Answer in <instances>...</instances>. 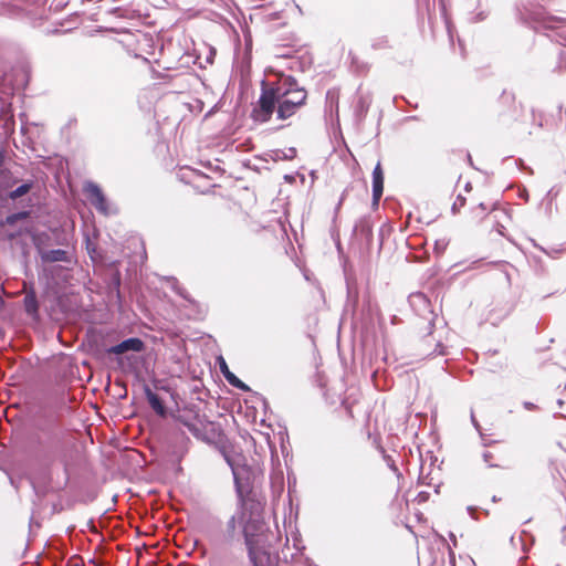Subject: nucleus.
<instances>
[{
	"mask_svg": "<svg viewBox=\"0 0 566 566\" xmlns=\"http://www.w3.org/2000/svg\"><path fill=\"white\" fill-rule=\"evenodd\" d=\"M307 94L293 81H285L276 86L264 87L253 109L255 120L266 123L275 113L279 120L293 116L305 104Z\"/></svg>",
	"mask_w": 566,
	"mask_h": 566,
	"instance_id": "1",
	"label": "nucleus"
},
{
	"mask_svg": "<svg viewBox=\"0 0 566 566\" xmlns=\"http://www.w3.org/2000/svg\"><path fill=\"white\" fill-rule=\"evenodd\" d=\"M253 512L250 517L245 521V514L243 513L242 520L244 521L243 533L245 537V544L255 543H268V535L265 533V526L263 518L260 514V504L253 505Z\"/></svg>",
	"mask_w": 566,
	"mask_h": 566,
	"instance_id": "2",
	"label": "nucleus"
},
{
	"mask_svg": "<svg viewBox=\"0 0 566 566\" xmlns=\"http://www.w3.org/2000/svg\"><path fill=\"white\" fill-rule=\"evenodd\" d=\"M187 426L195 437L207 442H216L221 437L220 426L209 420L189 423Z\"/></svg>",
	"mask_w": 566,
	"mask_h": 566,
	"instance_id": "3",
	"label": "nucleus"
},
{
	"mask_svg": "<svg viewBox=\"0 0 566 566\" xmlns=\"http://www.w3.org/2000/svg\"><path fill=\"white\" fill-rule=\"evenodd\" d=\"M62 439V431L55 422L38 428V441L43 447H56Z\"/></svg>",
	"mask_w": 566,
	"mask_h": 566,
	"instance_id": "4",
	"label": "nucleus"
},
{
	"mask_svg": "<svg viewBox=\"0 0 566 566\" xmlns=\"http://www.w3.org/2000/svg\"><path fill=\"white\" fill-rule=\"evenodd\" d=\"M247 546L253 566H274V560L266 551V543H255Z\"/></svg>",
	"mask_w": 566,
	"mask_h": 566,
	"instance_id": "5",
	"label": "nucleus"
},
{
	"mask_svg": "<svg viewBox=\"0 0 566 566\" xmlns=\"http://www.w3.org/2000/svg\"><path fill=\"white\" fill-rule=\"evenodd\" d=\"M88 199L92 201V203L101 211L106 212L105 208V199L104 196L98 188V186L94 184H86L84 188Z\"/></svg>",
	"mask_w": 566,
	"mask_h": 566,
	"instance_id": "6",
	"label": "nucleus"
},
{
	"mask_svg": "<svg viewBox=\"0 0 566 566\" xmlns=\"http://www.w3.org/2000/svg\"><path fill=\"white\" fill-rule=\"evenodd\" d=\"M384 190V172L378 163L373 171V197L374 203L377 205Z\"/></svg>",
	"mask_w": 566,
	"mask_h": 566,
	"instance_id": "7",
	"label": "nucleus"
},
{
	"mask_svg": "<svg viewBox=\"0 0 566 566\" xmlns=\"http://www.w3.org/2000/svg\"><path fill=\"white\" fill-rule=\"evenodd\" d=\"M142 348H143V342L140 339L129 338V339L122 342L120 344H118L116 346L111 347L108 349V352L113 353V354L120 355L126 352H139V350H142Z\"/></svg>",
	"mask_w": 566,
	"mask_h": 566,
	"instance_id": "8",
	"label": "nucleus"
},
{
	"mask_svg": "<svg viewBox=\"0 0 566 566\" xmlns=\"http://www.w3.org/2000/svg\"><path fill=\"white\" fill-rule=\"evenodd\" d=\"M220 370L223 374L224 378L231 384L232 386L241 389H247L248 387L233 374L230 371L226 360L220 357Z\"/></svg>",
	"mask_w": 566,
	"mask_h": 566,
	"instance_id": "9",
	"label": "nucleus"
},
{
	"mask_svg": "<svg viewBox=\"0 0 566 566\" xmlns=\"http://www.w3.org/2000/svg\"><path fill=\"white\" fill-rule=\"evenodd\" d=\"M148 401H149V403H150L151 408H153L157 413H159V415H161V416L165 413V408H164V406H163V403H161L160 399H159L156 395H154V394L149 392V394H148Z\"/></svg>",
	"mask_w": 566,
	"mask_h": 566,
	"instance_id": "10",
	"label": "nucleus"
},
{
	"mask_svg": "<svg viewBox=\"0 0 566 566\" xmlns=\"http://www.w3.org/2000/svg\"><path fill=\"white\" fill-rule=\"evenodd\" d=\"M66 253L62 250L50 251L45 254L46 260L49 261H64Z\"/></svg>",
	"mask_w": 566,
	"mask_h": 566,
	"instance_id": "11",
	"label": "nucleus"
},
{
	"mask_svg": "<svg viewBox=\"0 0 566 566\" xmlns=\"http://www.w3.org/2000/svg\"><path fill=\"white\" fill-rule=\"evenodd\" d=\"M29 190H30V185H28V184L21 185L20 187H18L10 193V197L12 199L20 198V197L24 196Z\"/></svg>",
	"mask_w": 566,
	"mask_h": 566,
	"instance_id": "12",
	"label": "nucleus"
},
{
	"mask_svg": "<svg viewBox=\"0 0 566 566\" xmlns=\"http://www.w3.org/2000/svg\"><path fill=\"white\" fill-rule=\"evenodd\" d=\"M25 308H27V312L30 314H33L36 312V302L33 297L25 298Z\"/></svg>",
	"mask_w": 566,
	"mask_h": 566,
	"instance_id": "13",
	"label": "nucleus"
},
{
	"mask_svg": "<svg viewBox=\"0 0 566 566\" xmlns=\"http://www.w3.org/2000/svg\"><path fill=\"white\" fill-rule=\"evenodd\" d=\"M525 407H526L527 409H532L534 406H533V403H531V402H525Z\"/></svg>",
	"mask_w": 566,
	"mask_h": 566,
	"instance_id": "14",
	"label": "nucleus"
}]
</instances>
